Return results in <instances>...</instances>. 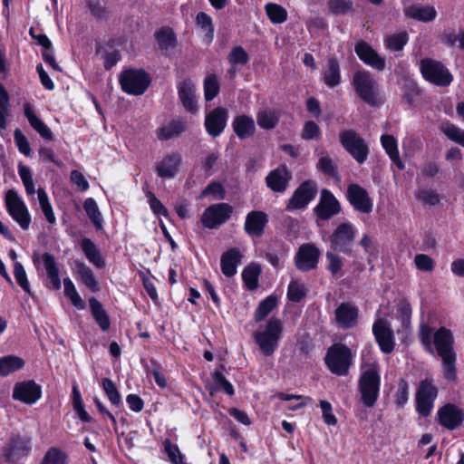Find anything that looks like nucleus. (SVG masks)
Returning a JSON list of instances; mask_svg holds the SVG:
<instances>
[{"label": "nucleus", "mask_w": 464, "mask_h": 464, "mask_svg": "<svg viewBox=\"0 0 464 464\" xmlns=\"http://www.w3.org/2000/svg\"><path fill=\"white\" fill-rule=\"evenodd\" d=\"M419 338L426 351L432 353L433 346L438 356L441 359V371L447 381L454 382L457 379V353L455 352V338L453 333L444 327L436 332L427 324H420Z\"/></svg>", "instance_id": "f257e3e1"}, {"label": "nucleus", "mask_w": 464, "mask_h": 464, "mask_svg": "<svg viewBox=\"0 0 464 464\" xmlns=\"http://www.w3.org/2000/svg\"><path fill=\"white\" fill-rule=\"evenodd\" d=\"M352 83L358 97L368 105L380 106L383 102L380 95L379 85L373 75L366 70H359L353 73Z\"/></svg>", "instance_id": "f03ea898"}, {"label": "nucleus", "mask_w": 464, "mask_h": 464, "mask_svg": "<svg viewBox=\"0 0 464 464\" xmlns=\"http://www.w3.org/2000/svg\"><path fill=\"white\" fill-rule=\"evenodd\" d=\"M283 332V325L279 319L268 320L264 331L254 334L255 342L266 356L272 355L278 346V342Z\"/></svg>", "instance_id": "7ed1b4c3"}, {"label": "nucleus", "mask_w": 464, "mask_h": 464, "mask_svg": "<svg viewBox=\"0 0 464 464\" xmlns=\"http://www.w3.org/2000/svg\"><path fill=\"white\" fill-rule=\"evenodd\" d=\"M351 350L343 343H334L327 350L324 362L332 373L344 376L352 364Z\"/></svg>", "instance_id": "20e7f679"}, {"label": "nucleus", "mask_w": 464, "mask_h": 464, "mask_svg": "<svg viewBox=\"0 0 464 464\" xmlns=\"http://www.w3.org/2000/svg\"><path fill=\"white\" fill-rule=\"evenodd\" d=\"M381 377L374 366L364 371L359 379V391L362 401L366 407L372 408L375 405L380 391Z\"/></svg>", "instance_id": "39448f33"}, {"label": "nucleus", "mask_w": 464, "mask_h": 464, "mask_svg": "<svg viewBox=\"0 0 464 464\" xmlns=\"http://www.w3.org/2000/svg\"><path fill=\"white\" fill-rule=\"evenodd\" d=\"M356 237V228L350 222L339 224L329 237L331 248L345 255H352V246Z\"/></svg>", "instance_id": "423d86ee"}, {"label": "nucleus", "mask_w": 464, "mask_h": 464, "mask_svg": "<svg viewBox=\"0 0 464 464\" xmlns=\"http://www.w3.org/2000/svg\"><path fill=\"white\" fill-rule=\"evenodd\" d=\"M420 72L425 80L441 87L449 86L453 76L442 63L426 58L420 61Z\"/></svg>", "instance_id": "0eeeda50"}, {"label": "nucleus", "mask_w": 464, "mask_h": 464, "mask_svg": "<svg viewBox=\"0 0 464 464\" xmlns=\"http://www.w3.org/2000/svg\"><path fill=\"white\" fill-rule=\"evenodd\" d=\"M120 83L123 92L141 95L150 83V78L144 70H125L121 73Z\"/></svg>", "instance_id": "6e6552de"}, {"label": "nucleus", "mask_w": 464, "mask_h": 464, "mask_svg": "<svg viewBox=\"0 0 464 464\" xmlns=\"http://www.w3.org/2000/svg\"><path fill=\"white\" fill-rule=\"evenodd\" d=\"M339 140L345 150L359 163L362 164L368 157L369 147L364 140L353 130L340 132Z\"/></svg>", "instance_id": "1a4fd4ad"}, {"label": "nucleus", "mask_w": 464, "mask_h": 464, "mask_svg": "<svg viewBox=\"0 0 464 464\" xmlns=\"http://www.w3.org/2000/svg\"><path fill=\"white\" fill-rule=\"evenodd\" d=\"M5 206L9 215L24 229H28L31 223V216L23 199L14 189H9L5 193Z\"/></svg>", "instance_id": "9d476101"}, {"label": "nucleus", "mask_w": 464, "mask_h": 464, "mask_svg": "<svg viewBox=\"0 0 464 464\" xmlns=\"http://www.w3.org/2000/svg\"><path fill=\"white\" fill-rule=\"evenodd\" d=\"M438 395V389L431 380L421 381L416 392V410L422 417H428Z\"/></svg>", "instance_id": "9b49d317"}, {"label": "nucleus", "mask_w": 464, "mask_h": 464, "mask_svg": "<svg viewBox=\"0 0 464 464\" xmlns=\"http://www.w3.org/2000/svg\"><path fill=\"white\" fill-rule=\"evenodd\" d=\"M233 208L227 203H217L208 207L201 216L202 225L209 229L224 224L231 216Z\"/></svg>", "instance_id": "f8f14e48"}, {"label": "nucleus", "mask_w": 464, "mask_h": 464, "mask_svg": "<svg viewBox=\"0 0 464 464\" xmlns=\"http://www.w3.org/2000/svg\"><path fill=\"white\" fill-rule=\"evenodd\" d=\"M317 184L314 180H305L295 190L288 200L285 209L288 211L304 208L316 196Z\"/></svg>", "instance_id": "ddd939ff"}, {"label": "nucleus", "mask_w": 464, "mask_h": 464, "mask_svg": "<svg viewBox=\"0 0 464 464\" xmlns=\"http://www.w3.org/2000/svg\"><path fill=\"white\" fill-rule=\"evenodd\" d=\"M342 211L340 202L328 189L323 188L318 204L314 208V213L318 220H329Z\"/></svg>", "instance_id": "4468645a"}, {"label": "nucleus", "mask_w": 464, "mask_h": 464, "mask_svg": "<svg viewBox=\"0 0 464 464\" xmlns=\"http://www.w3.org/2000/svg\"><path fill=\"white\" fill-rule=\"evenodd\" d=\"M30 443L31 440L29 437L19 434L13 435L3 450L5 459L10 462H15L28 455L31 450Z\"/></svg>", "instance_id": "2eb2a0df"}, {"label": "nucleus", "mask_w": 464, "mask_h": 464, "mask_svg": "<svg viewBox=\"0 0 464 464\" xmlns=\"http://www.w3.org/2000/svg\"><path fill=\"white\" fill-rule=\"evenodd\" d=\"M349 203L359 212L369 214L372 211V201L367 190L359 184H350L346 193Z\"/></svg>", "instance_id": "dca6fc26"}, {"label": "nucleus", "mask_w": 464, "mask_h": 464, "mask_svg": "<svg viewBox=\"0 0 464 464\" xmlns=\"http://www.w3.org/2000/svg\"><path fill=\"white\" fill-rule=\"evenodd\" d=\"M42 396V388L34 381H24L14 384L12 397L25 404L35 403Z\"/></svg>", "instance_id": "f3484780"}, {"label": "nucleus", "mask_w": 464, "mask_h": 464, "mask_svg": "<svg viewBox=\"0 0 464 464\" xmlns=\"http://www.w3.org/2000/svg\"><path fill=\"white\" fill-rule=\"evenodd\" d=\"M354 52L359 59L366 65L382 72L385 69L386 62L371 44L363 40H360L354 46Z\"/></svg>", "instance_id": "a211bd4d"}, {"label": "nucleus", "mask_w": 464, "mask_h": 464, "mask_svg": "<svg viewBox=\"0 0 464 464\" xmlns=\"http://www.w3.org/2000/svg\"><path fill=\"white\" fill-rule=\"evenodd\" d=\"M320 255L319 248L314 244L302 245L295 258L297 269L305 272L314 269L318 265Z\"/></svg>", "instance_id": "6ab92c4d"}, {"label": "nucleus", "mask_w": 464, "mask_h": 464, "mask_svg": "<svg viewBox=\"0 0 464 464\" xmlns=\"http://www.w3.org/2000/svg\"><path fill=\"white\" fill-rule=\"evenodd\" d=\"M228 120V111L224 107H217L207 113L205 128L213 138L218 137L225 130Z\"/></svg>", "instance_id": "aec40b11"}, {"label": "nucleus", "mask_w": 464, "mask_h": 464, "mask_svg": "<svg viewBox=\"0 0 464 464\" xmlns=\"http://www.w3.org/2000/svg\"><path fill=\"white\" fill-rule=\"evenodd\" d=\"M292 172L285 165H280L266 177L267 188L275 193H284L292 179Z\"/></svg>", "instance_id": "412c9836"}, {"label": "nucleus", "mask_w": 464, "mask_h": 464, "mask_svg": "<svg viewBox=\"0 0 464 464\" xmlns=\"http://www.w3.org/2000/svg\"><path fill=\"white\" fill-rule=\"evenodd\" d=\"M335 322L342 329H350L357 324L359 308L352 302L341 303L334 311Z\"/></svg>", "instance_id": "4be33fe9"}, {"label": "nucleus", "mask_w": 464, "mask_h": 464, "mask_svg": "<svg viewBox=\"0 0 464 464\" xmlns=\"http://www.w3.org/2000/svg\"><path fill=\"white\" fill-rule=\"evenodd\" d=\"M372 333L382 352L390 353L394 350L393 332L386 321L376 320L372 325Z\"/></svg>", "instance_id": "5701e85b"}, {"label": "nucleus", "mask_w": 464, "mask_h": 464, "mask_svg": "<svg viewBox=\"0 0 464 464\" xmlns=\"http://www.w3.org/2000/svg\"><path fill=\"white\" fill-rule=\"evenodd\" d=\"M439 423L448 430H455L464 421V412L454 404L448 403L438 411Z\"/></svg>", "instance_id": "b1692460"}, {"label": "nucleus", "mask_w": 464, "mask_h": 464, "mask_svg": "<svg viewBox=\"0 0 464 464\" xmlns=\"http://www.w3.org/2000/svg\"><path fill=\"white\" fill-rule=\"evenodd\" d=\"M268 223V217L263 211H250L246 218L245 231L250 237H261L265 232V227Z\"/></svg>", "instance_id": "393cba45"}, {"label": "nucleus", "mask_w": 464, "mask_h": 464, "mask_svg": "<svg viewBox=\"0 0 464 464\" xmlns=\"http://www.w3.org/2000/svg\"><path fill=\"white\" fill-rule=\"evenodd\" d=\"M182 157L179 152H172L165 156L156 165V171L159 177L162 179H171L179 172Z\"/></svg>", "instance_id": "a878e982"}, {"label": "nucleus", "mask_w": 464, "mask_h": 464, "mask_svg": "<svg viewBox=\"0 0 464 464\" xmlns=\"http://www.w3.org/2000/svg\"><path fill=\"white\" fill-rule=\"evenodd\" d=\"M179 98L184 108L190 113L198 111L195 95V84L189 79L180 82L178 85Z\"/></svg>", "instance_id": "bb28decb"}, {"label": "nucleus", "mask_w": 464, "mask_h": 464, "mask_svg": "<svg viewBox=\"0 0 464 464\" xmlns=\"http://www.w3.org/2000/svg\"><path fill=\"white\" fill-rule=\"evenodd\" d=\"M24 113L30 126L44 140H52L53 135L50 128L35 114L29 102L24 104Z\"/></svg>", "instance_id": "cd10ccee"}, {"label": "nucleus", "mask_w": 464, "mask_h": 464, "mask_svg": "<svg viewBox=\"0 0 464 464\" xmlns=\"http://www.w3.org/2000/svg\"><path fill=\"white\" fill-rule=\"evenodd\" d=\"M42 260L47 275V287L52 290H59L61 288V279L54 256L46 252L43 254Z\"/></svg>", "instance_id": "c85d7f7f"}, {"label": "nucleus", "mask_w": 464, "mask_h": 464, "mask_svg": "<svg viewBox=\"0 0 464 464\" xmlns=\"http://www.w3.org/2000/svg\"><path fill=\"white\" fill-rule=\"evenodd\" d=\"M232 128L236 135L240 140H246L254 136L256 132V124L252 117L242 114L234 118Z\"/></svg>", "instance_id": "c756f323"}, {"label": "nucleus", "mask_w": 464, "mask_h": 464, "mask_svg": "<svg viewBox=\"0 0 464 464\" xmlns=\"http://www.w3.org/2000/svg\"><path fill=\"white\" fill-rule=\"evenodd\" d=\"M242 255L234 247L222 254L220 259L221 271L227 277L236 275L237 267L241 263Z\"/></svg>", "instance_id": "7c9ffc66"}, {"label": "nucleus", "mask_w": 464, "mask_h": 464, "mask_svg": "<svg viewBox=\"0 0 464 464\" xmlns=\"http://www.w3.org/2000/svg\"><path fill=\"white\" fill-rule=\"evenodd\" d=\"M160 50L164 55H169V51L177 45V37L172 28L163 26L154 34Z\"/></svg>", "instance_id": "2f4dec72"}, {"label": "nucleus", "mask_w": 464, "mask_h": 464, "mask_svg": "<svg viewBox=\"0 0 464 464\" xmlns=\"http://www.w3.org/2000/svg\"><path fill=\"white\" fill-rule=\"evenodd\" d=\"M187 129V121L183 120H173L162 126L158 130V138L160 140H168L179 137Z\"/></svg>", "instance_id": "473e14b6"}, {"label": "nucleus", "mask_w": 464, "mask_h": 464, "mask_svg": "<svg viewBox=\"0 0 464 464\" xmlns=\"http://www.w3.org/2000/svg\"><path fill=\"white\" fill-rule=\"evenodd\" d=\"M404 13L406 16L424 23L433 21L437 15V12L432 6L414 5L405 8Z\"/></svg>", "instance_id": "72a5a7b5"}, {"label": "nucleus", "mask_w": 464, "mask_h": 464, "mask_svg": "<svg viewBox=\"0 0 464 464\" xmlns=\"http://www.w3.org/2000/svg\"><path fill=\"white\" fill-rule=\"evenodd\" d=\"M323 80L330 88H334L340 83V65L336 58L328 59L326 68L323 71Z\"/></svg>", "instance_id": "f704fd0d"}, {"label": "nucleus", "mask_w": 464, "mask_h": 464, "mask_svg": "<svg viewBox=\"0 0 464 464\" xmlns=\"http://www.w3.org/2000/svg\"><path fill=\"white\" fill-rule=\"evenodd\" d=\"M81 247L87 259L97 268H103L105 261L94 243L89 238H83L81 241Z\"/></svg>", "instance_id": "c9c22d12"}, {"label": "nucleus", "mask_w": 464, "mask_h": 464, "mask_svg": "<svg viewBox=\"0 0 464 464\" xmlns=\"http://www.w3.org/2000/svg\"><path fill=\"white\" fill-rule=\"evenodd\" d=\"M89 304L95 322L103 332H106L110 328L111 323L102 304L95 297H91Z\"/></svg>", "instance_id": "e433bc0d"}, {"label": "nucleus", "mask_w": 464, "mask_h": 464, "mask_svg": "<svg viewBox=\"0 0 464 464\" xmlns=\"http://www.w3.org/2000/svg\"><path fill=\"white\" fill-rule=\"evenodd\" d=\"M23 358L15 355H5L0 357V376H7L19 371L24 366Z\"/></svg>", "instance_id": "4c0bfd02"}, {"label": "nucleus", "mask_w": 464, "mask_h": 464, "mask_svg": "<svg viewBox=\"0 0 464 464\" xmlns=\"http://www.w3.org/2000/svg\"><path fill=\"white\" fill-rule=\"evenodd\" d=\"M381 142L391 160L398 167L399 169H402L404 165L400 159L397 140L392 135H382L381 137Z\"/></svg>", "instance_id": "58836bf2"}, {"label": "nucleus", "mask_w": 464, "mask_h": 464, "mask_svg": "<svg viewBox=\"0 0 464 464\" xmlns=\"http://www.w3.org/2000/svg\"><path fill=\"white\" fill-rule=\"evenodd\" d=\"M316 168L319 171H321L324 175H327V176L336 179L337 181L340 180V176H339L338 170H337V165L333 160V159L328 155L327 152H325V151L321 152L320 158L316 164Z\"/></svg>", "instance_id": "ea45409f"}, {"label": "nucleus", "mask_w": 464, "mask_h": 464, "mask_svg": "<svg viewBox=\"0 0 464 464\" xmlns=\"http://www.w3.org/2000/svg\"><path fill=\"white\" fill-rule=\"evenodd\" d=\"M83 208L93 224L96 230L102 229V216L95 200L92 198H87L83 203Z\"/></svg>", "instance_id": "a19ab883"}, {"label": "nucleus", "mask_w": 464, "mask_h": 464, "mask_svg": "<svg viewBox=\"0 0 464 464\" xmlns=\"http://www.w3.org/2000/svg\"><path fill=\"white\" fill-rule=\"evenodd\" d=\"M256 121L260 128L272 130L279 121V114L273 110H263L257 113Z\"/></svg>", "instance_id": "79ce46f5"}, {"label": "nucleus", "mask_w": 464, "mask_h": 464, "mask_svg": "<svg viewBox=\"0 0 464 464\" xmlns=\"http://www.w3.org/2000/svg\"><path fill=\"white\" fill-rule=\"evenodd\" d=\"M261 270L257 265H250L242 272L243 281L249 290H255L258 285V276Z\"/></svg>", "instance_id": "37998d69"}, {"label": "nucleus", "mask_w": 464, "mask_h": 464, "mask_svg": "<svg viewBox=\"0 0 464 464\" xmlns=\"http://www.w3.org/2000/svg\"><path fill=\"white\" fill-rule=\"evenodd\" d=\"M77 272L82 281L88 288H90L92 292L99 290L98 283L94 278L92 269L88 267L84 263L77 264Z\"/></svg>", "instance_id": "c03bdc74"}, {"label": "nucleus", "mask_w": 464, "mask_h": 464, "mask_svg": "<svg viewBox=\"0 0 464 464\" xmlns=\"http://www.w3.org/2000/svg\"><path fill=\"white\" fill-rule=\"evenodd\" d=\"M276 297L273 295H269L261 301L255 312V320L256 322L264 320L276 308Z\"/></svg>", "instance_id": "a18cd8bd"}, {"label": "nucleus", "mask_w": 464, "mask_h": 464, "mask_svg": "<svg viewBox=\"0 0 464 464\" xmlns=\"http://www.w3.org/2000/svg\"><path fill=\"white\" fill-rule=\"evenodd\" d=\"M37 197H38L40 208H41L46 220L50 224H54L56 221V218H55L54 213L53 211V208L50 204L48 196L43 188H38Z\"/></svg>", "instance_id": "49530a36"}, {"label": "nucleus", "mask_w": 464, "mask_h": 464, "mask_svg": "<svg viewBox=\"0 0 464 464\" xmlns=\"http://www.w3.org/2000/svg\"><path fill=\"white\" fill-rule=\"evenodd\" d=\"M440 130L451 140L464 147V130L447 121L440 125Z\"/></svg>", "instance_id": "de8ad7c7"}, {"label": "nucleus", "mask_w": 464, "mask_h": 464, "mask_svg": "<svg viewBox=\"0 0 464 464\" xmlns=\"http://www.w3.org/2000/svg\"><path fill=\"white\" fill-rule=\"evenodd\" d=\"M219 82L216 74H209L204 80V95L206 101H212L219 92Z\"/></svg>", "instance_id": "09e8293b"}, {"label": "nucleus", "mask_w": 464, "mask_h": 464, "mask_svg": "<svg viewBox=\"0 0 464 464\" xmlns=\"http://www.w3.org/2000/svg\"><path fill=\"white\" fill-rule=\"evenodd\" d=\"M14 276L18 285L29 295L34 296L24 266L20 262L14 264Z\"/></svg>", "instance_id": "8fccbe9b"}, {"label": "nucleus", "mask_w": 464, "mask_h": 464, "mask_svg": "<svg viewBox=\"0 0 464 464\" xmlns=\"http://www.w3.org/2000/svg\"><path fill=\"white\" fill-rule=\"evenodd\" d=\"M306 295V288L299 280H292L288 285L287 297L294 303H299Z\"/></svg>", "instance_id": "3c124183"}, {"label": "nucleus", "mask_w": 464, "mask_h": 464, "mask_svg": "<svg viewBox=\"0 0 464 464\" xmlns=\"http://www.w3.org/2000/svg\"><path fill=\"white\" fill-rule=\"evenodd\" d=\"M266 12L268 18L274 24L284 23L287 18V12L281 5L269 3L266 5Z\"/></svg>", "instance_id": "603ef678"}, {"label": "nucleus", "mask_w": 464, "mask_h": 464, "mask_svg": "<svg viewBox=\"0 0 464 464\" xmlns=\"http://www.w3.org/2000/svg\"><path fill=\"white\" fill-rule=\"evenodd\" d=\"M408 34L406 32H401L388 36L385 39V45L392 51L400 52L402 51L406 44L408 43Z\"/></svg>", "instance_id": "864d4df0"}, {"label": "nucleus", "mask_w": 464, "mask_h": 464, "mask_svg": "<svg viewBox=\"0 0 464 464\" xmlns=\"http://www.w3.org/2000/svg\"><path fill=\"white\" fill-rule=\"evenodd\" d=\"M227 60L232 66H243L248 63L249 56L242 46H235L228 53Z\"/></svg>", "instance_id": "5fc2aeb1"}, {"label": "nucleus", "mask_w": 464, "mask_h": 464, "mask_svg": "<svg viewBox=\"0 0 464 464\" xmlns=\"http://www.w3.org/2000/svg\"><path fill=\"white\" fill-rule=\"evenodd\" d=\"M327 6L332 14L340 15L352 11L353 3L352 0H329Z\"/></svg>", "instance_id": "6e6d98bb"}, {"label": "nucleus", "mask_w": 464, "mask_h": 464, "mask_svg": "<svg viewBox=\"0 0 464 464\" xmlns=\"http://www.w3.org/2000/svg\"><path fill=\"white\" fill-rule=\"evenodd\" d=\"M18 173L24 186L26 193L28 195H34L35 193V188L31 169L25 165L19 164Z\"/></svg>", "instance_id": "4d7b16f0"}, {"label": "nucleus", "mask_w": 464, "mask_h": 464, "mask_svg": "<svg viewBox=\"0 0 464 464\" xmlns=\"http://www.w3.org/2000/svg\"><path fill=\"white\" fill-rule=\"evenodd\" d=\"M9 106V94L0 84V130L6 129L5 115L8 114Z\"/></svg>", "instance_id": "13d9d810"}, {"label": "nucleus", "mask_w": 464, "mask_h": 464, "mask_svg": "<svg viewBox=\"0 0 464 464\" xmlns=\"http://www.w3.org/2000/svg\"><path fill=\"white\" fill-rule=\"evenodd\" d=\"M164 451L168 455L169 460L173 464H182L184 455L180 452L178 445L172 444L169 440H165L163 442Z\"/></svg>", "instance_id": "bf43d9fd"}, {"label": "nucleus", "mask_w": 464, "mask_h": 464, "mask_svg": "<svg viewBox=\"0 0 464 464\" xmlns=\"http://www.w3.org/2000/svg\"><path fill=\"white\" fill-rule=\"evenodd\" d=\"M102 388H103V391L106 393L108 399L110 400V401L112 404L119 406L121 403V395H120L115 384L113 383V382L111 379L104 378L102 380Z\"/></svg>", "instance_id": "052dcab7"}, {"label": "nucleus", "mask_w": 464, "mask_h": 464, "mask_svg": "<svg viewBox=\"0 0 464 464\" xmlns=\"http://www.w3.org/2000/svg\"><path fill=\"white\" fill-rule=\"evenodd\" d=\"M197 24L206 31V36L209 41L214 37V25L211 17L204 12H199L196 17Z\"/></svg>", "instance_id": "680f3d73"}, {"label": "nucleus", "mask_w": 464, "mask_h": 464, "mask_svg": "<svg viewBox=\"0 0 464 464\" xmlns=\"http://www.w3.org/2000/svg\"><path fill=\"white\" fill-rule=\"evenodd\" d=\"M66 455L56 448H51L44 455L41 464H65Z\"/></svg>", "instance_id": "e2e57ef3"}, {"label": "nucleus", "mask_w": 464, "mask_h": 464, "mask_svg": "<svg viewBox=\"0 0 464 464\" xmlns=\"http://www.w3.org/2000/svg\"><path fill=\"white\" fill-rule=\"evenodd\" d=\"M409 400V384L404 379L398 382V389L395 393V403L398 407H403Z\"/></svg>", "instance_id": "0e129e2a"}, {"label": "nucleus", "mask_w": 464, "mask_h": 464, "mask_svg": "<svg viewBox=\"0 0 464 464\" xmlns=\"http://www.w3.org/2000/svg\"><path fill=\"white\" fill-rule=\"evenodd\" d=\"M321 130L317 123L313 121H308L304 123L301 134L302 139L305 140H317L320 138Z\"/></svg>", "instance_id": "69168bd1"}, {"label": "nucleus", "mask_w": 464, "mask_h": 464, "mask_svg": "<svg viewBox=\"0 0 464 464\" xmlns=\"http://www.w3.org/2000/svg\"><path fill=\"white\" fill-rule=\"evenodd\" d=\"M14 142H15L19 151L26 157L30 156V154H31L30 143L21 130H19V129L14 130Z\"/></svg>", "instance_id": "338daca9"}, {"label": "nucleus", "mask_w": 464, "mask_h": 464, "mask_svg": "<svg viewBox=\"0 0 464 464\" xmlns=\"http://www.w3.org/2000/svg\"><path fill=\"white\" fill-rule=\"evenodd\" d=\"M414 263L420 271L431 272L434 269L433 259L425 254H418L414 257Z\"/></svg>", "instance_id": "774afa93"}]
</instances>
